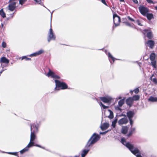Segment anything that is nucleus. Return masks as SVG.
Wrapping results in <instances>:
<instances>
[{
  "label": "nucleus",
  "mask_w": 157,
  "mask_h": 157,
  "mask_svg": "<svg viewBox=\"0 0 157 157\" xmlns=\"http://www.w3.org/2000/svg\"><path fill=\"white\" fill-rule=\"evenodd\" d=\"M41 148H43V149H45V148L44 147H42L41 146Z\"/></svg>",
  "instance_id": "obj_59"
},
{
  "label": "nucleus",
  "mask_w": 157,
  "mask_h": 157,
  "mask_svg": "<svg viewBox=\"0 0 157 157\" xmlns=\"http://www.w3.org/2000/svg\"><path fill=\"white\" fill-rule=\"evenodd\" d=\"M6 153H8V154H9L12 155V153L13 152H6Z\"/></svg>",
  "instance_id": "obj_55"
},
{
  "label": "nucleus",
  "mask_w": 157,
  "mask_h": 157,
  "mask_svg": "<svg viewBox=\"0 0 157 157\" xmlns=\"http://www.w3.org/2000/svg\"><path fill=\"white\" fill-rule=\"evenodd\" d=\"M117 121V119H116L112 122V126L113 128L115 127Z\"/></svg>",
  "instance_id": "obj_30"
},
{
  "label": "nucleus",
  "mask_w": 157,
  "mask_h": 157,
  "mask_svg": "<svg viewBox=\"0 0 157 157\" xmlns=\"http://www.w3.org/2000/svg\"><path fill=\"white\" fill-rule=\"evenodd\" d=\"M32 147V145H30L29 144H28L25 147L20 151V153L21 154L24 153L28 151L29 150V148Z\"/></svg>",
  "instance_id": "obj_18"
},
{
  "label": "nucleus",
  "mask_w": 157,
  "mask_h": 157,
  "mask_svg": "<svg viewBox=\"0 0 157 157\" xmlns=\"http://www.w3.org/2000/svg\"><path fill=\"white\" fill-rule=\"evenodd\" d=\"M128 130V127L127 126H123L121 129V132L124 134L127 133Z\"/></svg>",
  "instance_id": "obj_22"
},
{
  "label": "nucleus",
  "mask_w": 157,
  "mask_h": 157,
  "mask_svg": "<svg viewBox=\"0 0 157 157\" xmlns=\"http://www.w3.org/2000/svg\"><path fill=\"white\" fill-rule=\"evenodd\" d=\"M143 33L144 35L146 34L147 37L149 39H151L153 37V33L149 29H145Z\"/></svg>",
  "instance_id": "obj_8"
},
{
  "label": "nucleus",
  "mask_w": 157,
  "mask_h": 157,
  "mask_svg": "<svg viewBox=\"0 0 157 157\" xmlns=\"http://www.w3.org/2000/svg\"><path fill=\"white\" fill-rule=\"evenodd\" d=\"M134 22L137 23L138 25L140 26H142L143 25L142 24L140 23V21L139 20H137Z\"/></svg>",
  "instance_id": "obj_36"
},
{
  "label": "nucleus",
  "mask_w": 157,
  "mask_h": 157,
  "mask_svg": "<svg viewBox=\"0 0 157 157\" xmlns=\"http://www.w3.org/2000/svg\"><path fill=\"white\" fill-rule=\"evenodd\" d=\"M100 138V135L96 133H94L88 141L86 144V147L92 146L98 141Z\"/></svg>",
  "instance_id": "obj_2"
},
{
  "label": "nucleus",
  "mask_w": 157,
  "mask_h": 157,
  "mask_svg": "<svg viewBox=\"0 0 157 157\" xmlns=\"http://www.w3.org/2000/svg\"><path fill=\"white\" fill-rule=\"evenodd\" d=\"M44 52V51L43 50L41 49L38 52H37V53L38 54V55H40L41 54L43 53Z\"/></svg>",
  "instance_id": "obj_35"
},
{
  "label": "nucleus",
  "mask_w": 157,
  "mask_h": 157,
  "mask_svg": "<svg viewBox=\"0 0 157 157\" xmlns=\"http://www.w3.org/2000/svg\"><path fill=\"white\" fill-rule=\"evenodd\" d=\"M85 149L82 150L81 153V157H85L90 150V147H86L85 146Z\"/></svg>",
  "instance_id": "obj_13"
},
{
  "label": "nucleus",
  "mask_w": 157,
  "mask_h": 157,
  "mask_svg": "<svg viewBox=\"0 0 157 157\" xmlns=\"http://www.w3.org/2000/svg\"><path fill=\"white\" fill-rule=\"evenodd\" d=\"M100 106H102V108L104 109H106L108 108L109 107L108 106H106L103 105L101 102H100Z\"/></svg>",
  "instance_id": "obj_34"
},
{
  "label": "nucleus",
  "mask_w": 157,
  "mask_h": 157,
  "mask_svg": "<svg viewBox=\"0 0 157 157\" xmlns=\"http://www.w3.org/2000/svg\"><path fill=\"white\" fill-rule=\"evenodd\" d=\"M120 2H124V0H120Z\"/></svg>",
  "instance_id": "obj_56"
},
{
  "label": "nucleus",
  "mask_w": 157,
  "mask_h": 157,
  "mask_svg": "<svg viewBox=\"0 0 157 157\" xmlns=\"http://www.w3.org/2000/svg\"><path fill=\"white\" fill-rule=\"evenodd\" d=\"M39 125L34 123L31 124L30 125L31 132L37 133L38 132Z\"/></svg>",
  "instance_id": "obj_7"
},
{
  "label": "nucleus",
  "mask_w": 157,
  "mask_h": 157,
  "mask_svg": "<svg viewBox=\"0 0 157 157\" xmlns=\"http://www.w3.org/2000/svg\"><path fill=\"white\" fill-rule=\"evenodd\" d=\"M135 128H131L130 129L128 134V136H129L133 134L135 131Z\"/></svg>",
  "instance_id": "obj_25"
},
{
  "label": "nucleus",
  "mask_w": 157,
  "mask_h": 157,
  "mask_svg": "<svg viewBox=\"0 0 157 157\" xmlns=\"http://www.w3.org/2000/svg\"><path fill=\"white\" fill-rule=\"evenodd\" d=\"M133 102V99L131 97H129L126 100V103L127 105L130 106L132 104Z\"/></svg>",
  "instance_id": "obj_19"
},
{
  "label": "nucleus",
  "mask_w": 157,
  "mask_h": 157,
  "mask_svg": "<svg viewBox=\"0 0 157 157\" xmlns=\"http://www.w3.org/2000/svg\"><path fill=\"white\" fill-rule=\"evenodd\" d=\"M121 142L128 148L131 152L136 157H143L141 155V152L136 147H134L133 144L129 142H127L124 138H122Z\"/></svg>",
  "instance_id": "obj_1"
},
{
  "label": "nucleus",
  "mask_w": 157,
  "mask_h": 157,
  "mask_svg": "<svg viewBox=\"0 0 157 157\" xmlns=\"http://www.w3.org/2000/svg\"><path fill=\"white\" fill-rule=\"evenodd\" d=\"M101 2L103 4H104V5H106L107 6H108L107 4L106 3L105 0H101Z\"/></svg>",
  "instance_id": "obj_45"
},
{
  "label": "nucleus",
  "mask_w": 157,
  "mask_h": 157,
  "mask_svg": "<svg viewBox=\"0 0 157 157\" xmlns=\"http://www.w3.org/2000/svg\"><path fill=\"white\" fill-rule=\"evenodd\" d=\"M147 2L149 3H153V1L152 0H146Z\"/></svg>",
  "instance_id": "obj_49"
},
{
  "label": "nucleus",
  "mask_w": 157,
  "mask_h": 157,
  "mask_svg": "<svg viewBox=\"0 0 157 157\" xmlns=\"http://www.w3.org/2000/svg\"><path fill=\"white\" fill-rule=\"evenodd\" d=\"M0 62L5 63H9V60L7 59L5 57H3L1 58L0 59Z\"/></svg>",
  "instance_id": "obj_20"
},
{
  "label": "nucleus",
  "mask_w": 157,
  "mask_h": 157,
  "mask_svg": "<svg viewBox=\"0 0 157 157\" xmlns=\"http://www.w3.org/2000/svg\"><path fill=\"white\" fill-rule=\"evenodd\" d=\"M133 91H134V90H131L130 91V93H131V94H132Z\"/></svg>",
  "instance_id": "obj_54"
},
{
  "label": "nucleus",
  "mask_w": 157,
  "mask_h": 157,
  "mask_svg": "<svg viewBox=\"0 0 157 157\" xmlns=\"http://www.w3.org/2000/svg\"><path fill=\"white\" fill-rule=\"evenodd\" d=\"M134 92L136 94H138L139 93V90L138 88H136L134 90Z\"/></svg>",
  "instance_id": "obj_40"
},
{
  "label": "nucleus",
  "mask_w": 157,
  "mask_h": 157,
  "mask_svg": "<svg viewBox=\"0 0 157 157\" xmlns=\"http://www.w3.org/2000/svg\"><path fill=\"white\" fill-rule=\"evenodd\" d=\"M56 36L53 31V30L51 28H51L50 29L49 33L48 34V42H49L51 40H55L56 39Z\"/></svg>",
  "instance_id": "obj_4"
},
{
  "label": "nucleus",
  "mask_w": 157,
  "mask_h": 157,
  "mask_svg": "<svg viewBox=\"0 0 157 157\" xmlns=\"http://www.w3.org/2000/svg\"><path fill=\"white\" fill-rule=\"evenodd\" d=\"M101 100L103 102L105 103L109 102L112 99L110 98H107L105 97H101Z\"/></svg>",
  "instance_id": "obj_15"
},
{
  "label": "nucleus",
  "mask_w": 157,
  "mask_h": 157,
  "mask_svg": "<svg viewBox=\"0 0 157 157\" xmlns=\"http://www.w3.org/2000/svg\"><path fill=\"white\" fill-rule=\"evenodd\" d=\"M36 133L31 132L30 141L29 144L32 146H33L34 144L33 141L36 138Z\"/></svg>",
  "instance_id": "obj_9"
},
{
  "label": "nucleus",
  "mask_w": 157,
  "mask_h": 157,
  "mask_svg": "<svg viewBox=\"0 0 157 157\" xmlns=\"http://www.w3.org/2000/svg\"><path fill=\"white\" fill-rule=\"evenodd\" d=\"M109 131V130H108L106 131V132H107Z\"/></svg>",
  "instance_id": "obj_62"
},
{
  "label": "nucleus",
  "mask_w": 157,
  "mask_h": 157,
  "mask_svg": "<svg viewBox=\"0 0 157 157\" xmlns=\"http://www.w3.org/2000/svg\"><path fill=\"white\" fill-rule=\"evenodd\" d=\"M108 110L110 112V115L109 116V117L110 119H112L113 117V113L111 110Z\"/></svg>",
  "instance_id": "obj_32"
},
{
  "label": "nucleus",
  "mask_w": 157,
  "mask_h": 157,
  "mask_svg": "<svg viewBox=\"0 0 157 157\" xmlns=\"http://www.w3.org/2000/svg\"><path fill=\"white\" fill-rule=\"evenodd\" d=\"M107 55L109 58V60L110 61V63L112 64H113V62L116 59L114 57H113L109 52L108 53Z\"/></svg>",
  "instance_id": "obj_16"
},
{
  "label": "nucleus",
  "mask_w": 157,
  "mask_h": 157,
  "mask_svg": "<svg viewBox=\"0 0 157 157\" xmlns=\"http://www.w3.org/2000/svg\"><path fill=\"white\" fill-rule=\"evenodd\" d=\"M113 23L115 25V26L116 27L118 26L121 21L120 17L116 14H115L113 15Z\"/></svg>",
  "instance_id": "obj_6"
},
{
  "label": "nucleus",
  "mask_w": 157,
  "mask_h": 157,
  "mask_svg": "<svg viewBox=\"0 0 157 157\" xmlns=\"http://www.w3.org/2000/svg\"><path fill=\"white\" fill-rule=\"evenodd\" d=\"M145 16L147 17L148 20L149 21L154 18L153 15L152 13H148L146 14Z\"/></svg>",
  "instance_id": "obj_24"
},
{
  "label": "nucleus",
  "mask_w": 157,
  "mask_h": 157,
  "mask_svg": "<svg viewBox=\"0 0 157 157\" xmlns=\"http://www.w3.org/2000/svg\"><path fill=\"white\" fill-rule=\"evenodd\" d=\"M134 115V113L132 111H129L127 113V116L129 119H132Z\"/></svg>",
  "instance_id": "obj_21"
},
{
  "label": "nucleus",
  "mask_w": 157,
  "mask_h": 157,
  "mask_svg": "<svg viewBox=\"0 0 157 157\" xmlns=\"http://www.w3.org/2000/svg\"><path fill=\"white\" fill-rule=\"evenodd\" d=\"M2 27L3 26V24H2Z\"/></svg>",
  "instance_id": "obj_61"
},
{
  "label": "nucleus",
  "mask_w": 157,
  "mask_h": 157,
  "mask_svg": "<svg viewBox=\"0 0 157 157\" xmlns=\"http://www.w3.org/2000/svg\"><path fill=\"white\" fill-rule=\"evenodd\" d=\"M33 146H36V147H41V146L39 145H38V144H36V145H34Z\"/></svg>",
  "instance_id": "obj_52"
},
{
  "label": "nucleus",
  "mask_w": 157,
  "mask_h": 157,
  "mask_svg": "<svg viewBox=\"0 0 157 157\" xmlns=\"http://www.w3.org/2000/svg\"><path fill=\"white\" fill-rule=\"evenodd\" d=\"M120 107L118 106H115V109L116 110H121V109L119 107Z\"/></svg>",
  "instance_id": "obj_46"
},
{
  "label": "nucleus",
  "mask_w": 157,
  "mask_h": 157,
  "mask_svg": "<svg viewBox=\"0 0 157 157\" xmlns=\"http://www.w3.org/2000/svg\"><path fill=\"white\" fill-rule=\"evenodd\" d=\"M27 0H20L19 3L21 5H22Z\"/></svg>",
  "instance_id": "obj_39"
},
{
  "label": "nucleus",
  "mask_w": 157,
  "mask_h": 157,
  "mask_svg": "<svg viewBox=\"0 0 157 157\" xmlns=\"http://www.w3.org/2000/svg\"><path fill=\"white\" fill-rule=\"evenodd\" d=\"M12 155H15L16 156H17L18 157H19L18 155V154H17V152H13V153H12Z\"/></svg>",
  "instance_id": "obj_48"
},
{
  "label": "nucleus",
  "mask_w": 157,
  "mask_h": 157,
  "mask_svg": "<svg viewBox=\"0 0 157 157\" xmlns=\"http://www.w3.org/2000/svg\"><path fill=\"white\" fill-rule=\"evenodd\" d=\"M121 98H122L121 97V96H120V97H118V98H116V99H117V100H118V99H121Z\"/></svg>",
  "instance_id": "obj_53"
},
{
  "label": "nucleus",
  "mask_w": 157,
  "mask_h": 157,
  "mask_svg": "<svg viewBox=\"0 0 157 157\" xmlns=\"http://www.w3.org/2000/svg\"><path fill=\"white\" fill-rule=\"evenodd\" d=\"M148 101L152 102H156L157 101V98L151 96L148 99Z\"/></svg>",
  "instance_id": "obj_23"
},
{
  "label": "nucleus",
  "mask_w": 157,
  "mask_h": 157,
  "mask_svg": "<svg viewBox=\"0 0 157 157\" xmlns=\"http://www.w3.org/2000/svg\"><path fill=\"white\" fill-rule=\"evenodd\" d=\"M124 99H122L120 100L118 102V106L119 107H121L124 102Z\"/></svg>",
  "instance_id": "obj_28"
},
{
  "label": "nucleus",
  "mask_w": 157,
  "mask_h": 157,
  "mask_svg": "<svg viewBox=\"0 0 157 157\" xmlns=\"http://www.w3.org/2000/svg\"><path fill=\"white\" fill-rule=\"evenodd\" d=\"M107 133V132H100V134L101 135H104Z\"/></svg>",
  "instance_id": "obj_50"
},
{
  "label": "nucleus",
  "mask_w": 157,
  "mask_h": 157,
  "mask_svg": "<svg viewBox=\"0 0 157 157\" xmlns=\"http://www.w3.org/2000/svg\"><path fill=\"white\" fill-rule=\"evenodd\" d=\"M55 82L56 85L55 89L56 90H59V88L62 89H65L67 88V85L64 82H61L57 80H55Z\"/></svg>",
  "instance_id": "obj_3"
},
{
  "label": "nucleus",
  "mask_w": 157,
  "mask_h": 157,
  "mask_svg": "<svg viewBox=\"0 0 157 157\" xmlns=\"http://www.w3.org/2000/svg\"><path fill=\"white\" fill-rule=\"evenodd\" d=\"M0 15L3 18H5L6 17V14L4 12L3 9L0 10Z\"/></svg>",
  "instance_id": "obj_29"
},
{
  "label": "nucleus",
  "mask_w": 157,
  "mask_h": 157,
  "mask_svg": "<svg viewBox=\"0 0 157 157\" xmlns=\"http://www.w3.org/2000/svg\"><path fill=\"white\" fill-rule=\"evenodd\" d=\"M151 64L152 65L153 67L154 68H156V61L155 60H153V61H152V60H151Z\"/></svg>",
  "instance_id": "obj_31"
},
{
  "label": "nucleus",
  "mask_w": 157,
  "mask_h": 157,
  "mask_svg": "<svg viewBox=\"0 0 157 157\" xmlns=\"http://www.w3.org/2000/svg\"><path fill=\"white\" fill-rule=\"evenodd\" d=\"M155 9L156 10H157V6L155 7Z\"/></svg>",
  "instance_id": "obj_60"
},
{
  "label": "nucleus",
  "mask_w": 157,
  "mask_h": 157,
  "mask_svg": "<svg viewBox=\"0 0 157 157\" xmlns=\"http://www.w3.org/2000/svg\"><path fill=\"white\" fill-rule=\"evenodd\" d=\"M2 47L4 48H5L6 47V44L4 42H3L2 43Z\"/></svg>",
  "instance_id": "obj_42"
},
{
  "label": "nucleus",
  "mask_w": 157,
  "mask_h": 157,
  "mask_svg": "<svg viewBox=\"0 0 157 157\" xmlns=\"http://www.w3.org/2000/svg\"><path fill=\"white\" fill-rule=\"evenodd\" d=\"M53 13V12H52V13H51V21L52 20V14Z\"/></svg>",
  "instance_id": "obj_58"
},
{
  "label": "nucleus",
  "mask_w": 157,
  "mask_h": 157,
  "mask_svg": "<svg viewBox=\"0 0 157 157\" xmlns=\"http://www.w3.org/2000/svg\"><path fill=\"white\" fill-rule=\"evenodd\" d=\"M127 17H128V20H129L131 21L135 22V21L133 19L131 18L129 16H128Z\"/></svg>",
  "instance_id": "obj_43"
},
{
  "label": "nucleus",
  "mask_w": 157,
  "mask_h": 157,
  "mask_svg": "<svg viewBox=\"0 0 157 157\" xmlns=\"http://www.w3.org/2000/svg\"><path fill=\"white\" fill-rule=\"evenodd\" d=\"M125 24L126 25L130 26V27H132V26L130 24V23H129L128 22H125Z\"/></svg>",
  "instance_id": "obj_44"
},
{
  "label": "nucleus",
  "mask_w": 157,
  "mask_h": 157,
  "mask_svg": "<svg viewBox=\"0 0 157 157\" xmlns=\"http://www.w3.org/2000/svg\"><path fill=\"white\" fill-rule=\"evenodd\" d=\"M128 122L127 118L124 117L120 119L118 121V124L120 125L126 124Z\"/></svg>",
  "instance_id": "obj_10"
},
{
  "label": "nucleus",
  "mask_w": 157,
  "mask_h": 157,
  "mask_svg": "<svg viewBox=\"0 0 157 157\" xmlns=\"http://www.w3.org/2000/svg\"><path fill=\"white\" fill-rule=\"evenodd\" d=\"M36 2H37L38 4H40L41 2V0H34Z\"/></svg>",
  "instance_id": "obj_47"
},
{
  "label": "nucleus",
  "mask_w": 157,
  "mask_h": 157,
  "mask_svg": "<svg viewBox=\"0 0 157 157\" xmlns=\"http://www.w3.org/2000/svg\"><path fill=\"white\" fill-rule=\"evenodd\" d=\"M154 76L153 75L151 77V80L153 81V82L155 83L156 84L157 83V79L155 78H152Z\"/></svg>",
  "instance_id": "obj_33"
},
{
  "label": "nucleus",
  "mask_w": 157,
  "mask_h": 157,
  "mask_svg": "<svg viewBox=\"0 0 157 157\" xmlns=\"http://www.w3.org/2000/svg\"><path fill=\"white\" fill-rule=\"evenodd\" d=\"M139 10L140 13L144 16H145L149 12L148 9L144 6H140L139 8Z\"/></svg>",
  "instance_id": "obj_5"
},
{
  "label": "nucleus",
  "mask_w": 157,
  "mask_h": 157,
  "mask_svg": "<svg viewBox=\"0 0 157 157\" xmlns=\"http://www.w3.org/2000/svg\"><path fill=\"white\" fill-rule=\"evenodd\" d=\"M3 70L2 71H1L0 72V75H1V74L2 73V72L3 71Z\"/></svg>",
  "instance_id": "obj_57"
},
{
  "label": "nucleus",
  "mask_w": 157,
  "mask_h": 157,
  "mask_svg": "<svg viewBox=\"0 0 157 157\" xmlns=\"http://www.w3.org/2000/svg\"><path fill=\"white\" fill-rule=\"evenodd\" d=\"M38 56L37 52H35L33 53L32 54L29 55L30 57L35 56Z\"/></svg>",
  "instance_id": "obj_38"
},
{
  "label": "nucleus",
  "mask_w": 157,
  "mask_h": 157,
  "mask_svg": "<svg viewBox=\"0 0 157 157\" xmlns=\"http://www.w3.org/2000/svg\"><path fill=\"white\" fill-rule=\"evenodd\" d=\"M109 126V124L107 123H105L100 126L102 130L103 131L106 129Z\"/></svg>",
  "instance_id": "obj_17"
},
{
  "label": "nucleus",
  "mask_w": 157,
  "mask_h": 157,
  "mask_svg": "<svg viewBox=\"0 0 157 157\" xmlns=\"http://www.w3.org/2000/svg\"><path fill=\"white\" fill-rule=\"evenodd\" d=\"M16 4L15 2L10 3L8 6L9 10L11 11H13L16 8Z\"/></svg>",
  "instance_id": "obj_14"
},
{
  "label": "nucleus",
  "mask_w": 157,
  "mask_h": 157,
  "mask_svg": "<svg viewBox=\"0 0 157 157\" xmlns=\"http://www.w3.org/2000/svg\"><path fill=\"white\" fill-rule=\"evenodd\" d=\"M155 55L154 53H152L150 56V59L151 60H155Z\"/></svg>",
  "instance_id": "obj_27"
},
{
  "label": "nucleus",
  "mask_w": 157,
  "mask_h": 157,
  "mask_svg": "<svg viewBox=\"0 0 157 157\" xmlns=\"http://www.w3.org/2000/svg\"><path fill=\"white\" fill-rule=\"evenodd\" d=\"M24 59H25L26 60H28L31 59L30 58H28L25 56H23L22 57L21 59L23 60Z\"/></svg>",
  "instance_id": "obj_37"
},
{
  "label": "nucleus",
  "mask_w": 157,
  "mask_h": 157,
  "mask_svg": "<svg viewBox=\"0 0 157 157\" xmlns=\"http://www.w3.org/2000/svg\"><path fill=\"white\" fill-rule=\"evenodd\" d=\"M132 1L135 4L138 3V1L137 0H132Z\"/></svg>",
  "instance_id": "obj_51"
},
{
  "label": "nucleus",
  "mask_w": 157,
  "mask_h": 157,
  "mask_svg": "<svg viewBox=\"0 0 157 157\" xmlns=\"http://www.w3.org/2000/svg\"><path fill=\"white\" fill-rule=\"evenodd\" d=\"M146 44L147 46H148L150 48L153 49L154 47L155 43L154 41L153 40H149L146 42Z\"/></svg>",
  "instance_id": "obj_12"
},
{
  "label": "nucleus",
  "mask_w": 157,
  "mask_h": 157,
  "mask_svg": "<svg viewBox=\"0 0 157 157\" xmlns=\"http://www.w3.org/2000/svg\"><path fill=\"white\" fill-rule=\"evenodd\" d=\"M129 119V120L130 124L132 127L133 125V120H132V119Z\"/></svg>",
  "instance_id": "obj_41"
},
{
  "label": "nucleus",
  "mask_w": 157,
  "mask_h": 157,
  "mask_svg": "<svg viewBox=\"0 0 157 157\" xmlns=\"http://www.w3.org/2000/svg\"><path fill=\"white\" fill-rule=\"evenodd\" d=\"M48 77H51L55 78H59V77L56 75L52 71L49 69V72L46 75Z\"/></svg>",
  "instance_id": "obj_11"
},
{
  "label": "nucleus",
  "mask_w": 157,
  "mask_h": 157,
  "mask_svg": "<svg viewBox=\"0 0 157 157\" xmlns=\"http://www.w3.org/2000/svg\"><path fill=\"white\" fill-rule=\"evenodd\" d=\"M133 101H136L139 100L140 96L139 95H135L131 97Z\"/></svg>",
  "instance_id": "obj_26"
}]
</instances>
